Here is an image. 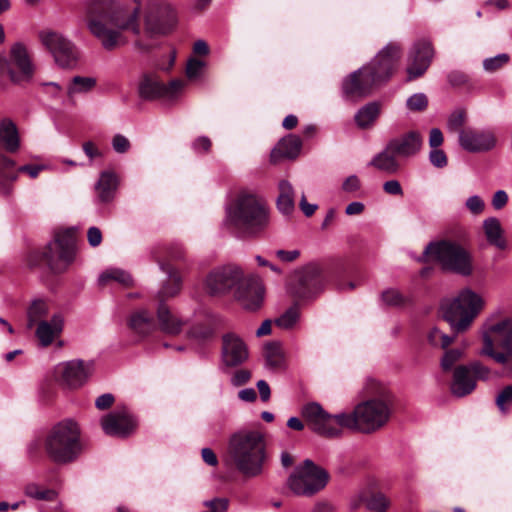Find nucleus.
<instances>
[{
	"label": "nucleus",
	"mask_w": 512,
	"mask_h": 512,
	"mask_svg": "<svg viewBox=\"0 0 512 512\" xmlns=\"http://www.w3.org/2000/svg\"><path fill=\"white\" fill-rule=\"evenodd\" d=\"M131 9L116 0H86L82 5L86 28L107 51H112L126 43L123 31L140 36L139 22L141 0H133Z\"/></svg>",
	"instance_id": "nucleus-1"
},
{
	"label": "nucleus",
	"mask_w": 512,
	"mask_h": 512,
	"mask_svg": "<svg viewBox=\"0 0 512 512\" xmlns=\"http://www.w3.org/2000/svg\"><path fill=\"white\" fill-rule=\"evenodd\" d=\"M204 290L210 296H225L233 293L234 298L248 311H257L264 302L265 289L261 279L254 274H245L236 264H227L212 269L203 282Z\"/></svg>",
	"instance_id": "nucleus-2"
},
{
	"label": "nucleus",
	"mask_w": 512,
	"mask_h": 512,
	"mask_svg": "<svg viewBox=\"0 0 512 512\" xmlns=\"http://www.w3.org/2000/svg\"><path fill=\"white\" fill-rule=\"evenodd\" d=\"M400 53L398 44H387L369 64L352 72L343 80V95L348 99L368 96L375 87L390 78Z\"/></svg>",
	"instance_id": "nucleus-3"
},
{
	"label": "nucleus",
	"mask_w": 512,
	"mask_h": 512,
	"mask_svg": "<svg viewBox=\"0 0 512 512\" xmlns=\"http://www.w3.org/2000/svg\"><path fill=\"white\" fill-rule=\"evenodd\" d=\"M225 223L247 235H258L270 225V208L254 189H241L226 206Z\"/></svg>",
	"instance_id": "nucleus-4"
},
{
	"label": "nucleus",
	"mask_w": 512,
	"mask_h": 512,
	"mask_svg": "<svg viewBox=\"0 0 512 512\" xmlns=\"http://www.w3.org/2000/svg\"><path fill=\"white\" fill-rule=\"evenodd\" d=\"M228 452L237 470L246 477H256L263 470L265 440L256 430H240L229 440Z\"/></svg>",
	"instance_id": "nucleus-5"
},
{
	"label": "nucleus",
	"mask_w": 512,
	"mask_h": 512,
	"mask_svg": "<svg viewBox=\"0 0 512 512\" xmlns=\"http://www.w3.org/2000/svg\"><path fill=\"white\" fill-rule=\"evenodd\" d=\"M45 451L55 463L66 464L76 460L82 452L77 424L72 420L56 424L46 436Z\"/></svg>",
	"instance_id": "nucleus-6"
},
{
	"label": "nucleus",
	"mask_w": 512,
	"mask_h": 512,
	"mask_svg": "<svg viewBox=\"0 0 512 512\" xmlns=\"http://www.w3.org/2000/svg\"><path fill=\"white\" fill-rule=\"evenodd\" d=\"M483 298L471 289H463L457 297L441 304L444 320L455 334L466 331L483 309Z\"/></svg>",
	"instance_id": "nucleus-7"
},
{
	"label": "nucleus",
	"mask_w": 512,
	"mask_h": 512,
	"mask_svg": "<svg viewBox=\"0 0 512 512\" xmlns=\"http://www.w3.org/2000/svg\"><path fill=\"white\" fill-rule=\"evenodd\" d=\"M482 338L480 354L491 357L497 363L506 364L512 355V316L488 326Z\"/></svg>",
	"instance_id": "nucleus-8"
},
{
	"label": "nucleus",
	"mask_w": 512,
	"mask_h": 512,
	"mask_svg": "<svg viewBox=\"0 0 512 512\" xmlns=\"http://www.w3.org/2000/svg\"><path fill=\"white\" fill-rule=\"evenodd\" d=\"M328 479L326 470L305 459L288 477L287 485L295 495L311 497L327 485Z\"/></svg>",
	"instance_id": "nucleus-9"
},
{
	"label": "nucleus",
	"mask_w": 512,
	"mask_h": 512,
	"mask_svg": "<svg viewBox=\"0 0 512 512\" xmlns=\"http://www.w3.org/2000/svg\"><path fill=\"white\" fill-rule=\"evenodd\" d=\"M422 257L434 259L444 269L461 275H470L472 271L469 254L464 248L453 242L430 243L424 249Z\"/></svg>",
	"instance_id": "nucleus-10"
},
{
	"label": "nucleus",
	"mask_w": 512,
	"mask_h": 512,
	"mask_svg": "<svg viewBox=\"0 0 512 512\" xmlns=\"http://www.w3.org/2000/svg\"><path fill=\"white\" fill-rule=\"evenodd\" d=\"M176 22L173 8L166 0H147L144 6V32L152 38L167 34Z\"/></svg>",
	"instance_id": "nucleus-11"
},
{
	"label": "nucleus",
	"mask_w": 512,
	"mask_h": 512,
	"mask_svg": "<svg viewBox=\"0 0 512 512\" xmlns=\"http://www.w3.org/2000/svg\"><path fill=\"white\" fill-rule=\"evenodd\" d=\"M75 239L71 231H65L55 236L43 252V258L49 268L56 273L62 272L74 260Z\"/></svg>",
	"instance_id": "nucleus-12"
},
{
	"label": "nucleus",
	"mask_w": 512,
	"mask_h": 512,
	"mask_svg": "<svg viewBox=\"0 0 512 512\" xmlns=\"http://www.w3.org/2000/svg\"><path fill=\"white\" fill-rule=\"evenodd\" d=\"M385 399H388V396L384 394L381 397H373L356 406L360 432H374L388 421L391 410L389 403Z\"/></svg>",
	"instance_id": "nucleus-13"
},
{
	"label": "nucleus",
	"mask_w": 512,
	"mask_h": 512,
	"mask_svg": "<svg viewBox=\"0 0 512 512\" xmlns=\"http://www.w3.org/2000/svg\"><path fill=\"white\" fill-rule=\"evenodd\" d=\"M94 370V361L73 359L70 361L59 363L55 367V380L61 387L65 389H79L92 376Z\"/></svg>",
	"instance_id": "nucleus-14"
},
{
	"label": "nucleus",
	"mask_w": 512,
	"mask_h": 512,
	"mask_svg": "<svg viewBox=\"0 0 512 512\" xmlns=\"http://www.w3.org/2000/svg\"><path fill=\"white\" fill-rule=\"evenodd\" d=\"M40 40L52 54L58 66L68 69L76 67L79 50L70 39L58 32L43 31L40 33Z\"/></svg>",
	"instance_id": "nucleus-15"
},
{
	"label": "nucleus",
	"mask_w": 512,
	"mask_h": 512,
	"mask_svg": "<svg viewBox=\"0 0 512 512\" xmlns=\"http://www.w3.org/2000/svg\"><path fill=\"white\" fill-rule=\"evenodd\" d=\"M184 85L182 80L174 79L168 84H164L155 74H143L138 82V95L147 101L160 98L173 100L181 93Z\"/></svg>",
	"instance_id": "nucleus-16"
},
{
	"label": "nucleus",
	"mask_w": 512,
	"mask_h": 512,
	"mask_svg": "<svg viewBox=\"0 0 512 512\" xmlns=\"http://www.w3.org/2000/svg\"><path fill=\"white\" fill-rule=\"evenodd\" d=\"M137 425V419L125 406L117 407L101 419L104 433L113 437H129L136 431Z\"/></svg>",
	"instance_id": "nucleus-17"
},
{
	"label": "nucleus",
	"mask_w": 512,
	"mask_h": 512,
	"mask_svg": "<svg viewBox=\"0 0 512 512\" xmlns=\"http://www.w3.org/2000/svg\"><path fill=\"white\" fill-rule=\"evenodd\" d=\"M458 143L469 153H485L497 146V137L491 129L466 127L460 130Z\"/></svg>",
	"instance_id": "nucleus-18"
},
{
	"label": "nucleus",
	"mask_w": 512,
	"mask_h": 512,
	"mask_svg": "<svg viewBox=\"0 0 512 512\" xmlns=\"http://www.w3.org/2000/svg\"><path fill=\"white\" fill-rule=\"evenodd\" d=\"M302 417L308 427L318 435L335 438L338 430L331 426V414L327 413L320 404L312 402L302 408Z\"/></svg>",
	"instance_id": "nucleus-19"
},
{
	"label": "nucleus",
	"mask_w": 512,
	"mask_h": 512,
	"mask_svg": "<svg viewBox=\"0 0 512 512\" xmlns=\"http://www.w3.org/2000/svg\"><path fill=\"white\" fill-rule=\"evenodd\" d=\"M433 56L434 49L430 41L421 39L415 42L409 54L408 78L411 80L422 76L430 66Z\"/></svg>",
	"instance_id": "nucleus-20"
},
{
	"label": "nucleus",
	"mask_w": 512,
	"mask_h": 512,
	"mask_svg": "<svg viewBox=\"0 0 512 512\" xmlns=\"http://www.w3.org/2000/svg\"><path fill=\"white\" fill-rule=\"evenodd\" d=\"M248 359V348L243 339L233 332L222 336V360L225 365L234 367Z\"/></svg>",
	"instance_id": "nucleus-21"
},
{
	"label": "nucleus",
	"mask_w": 512,
	"mask_h": 512,
	"mask_svg": "<svg viewBox=\"0 0 512 512\" xmlns=\"http://www.w3.org/2000/svg\"><path fill=\"white\" fill-rule=\"evenodd\" d=\"M10 56L13 64L19 70V73L10 72L11 79L15 83L31 79L34 73V66L27 48L22 43H15L11 47Z\"/></svg>",
	"instance_id": "nucleus-22"
},
{
	"label": "nucleus",
	"mask_w": 512,
	"mask_h": 512,
	"mask_svg": "<svg viewBox=\"0 0 512 512\" xmlns=\"http://www.w3.org/2000/svg\"><path fill=\"white\" fill-rule=\"evenodd\" d=\"M299 290L297 293L300 296H310L322 287L323 281L321 278V269L316 264L306 266L297 276Z\"/></svg>",
	"instance_id": "nucleus-23"
},
{
	"label": "nucleus",
	"mask_w": 512,
	"mask_h": 512,
	"mask_svg": "<svg viewBox=\"0 0 512 512\" xmlns=\"http://www.w3.org/2000/svg\"><path fill=\"white\" fill-rule=\"evenodd\" d=\"M397 156L411 157L417 154L422 146V137L416 131H410L402 136L391 139L388 143Z\"/></svg>",
	"instance_id": "nucleus-24"
},
{
	"label": "nucleus",
	"mask_w": 512,
	"mask_h": 512,
	"mask_svg": "<svg viewBox=\"0 0 512 512\" xmlns=\"http://www.w3.org/2000/svg\"><path fill=\"white\" fill-rule=\"evenodd\" d=\"M64 320L60 314H54L50 321H40L35 331L40 345L49 346L63 330Z\"/></svg>",
	"instance_id": "nucleus-25"
},
{
	"label": "nucleus",
	"mask_w": 512,
	"mask_h": 512,
	"mask_svg": "<svg viewBox=\"0 0 512 512\" xmlns=\"http://www.w3.org/2000/svg\"><path fill=\"white\" fill-rule=\"evenodd\" d=\"M476 387V381L470 374V369L466 365H460L455 368L453 381L451 383V392L456 397H464L470 394Z\"/></svg>",
	"instance_id": "nucleus-26"
},
{
	"label": "nucleus",
	"mask_w": 512,
	"mask_h": 512,
	"mask_svg": "<svg viewBox=\"0 0 512 512\" xmlns=\"http://www.w3.org/2000/svg\"><path fill=\"white\" fill-rule=\"evenodd\" d=\"M302 141L297 135H289L282 138L276 147L271 151L270 159L273 163L278 162L282 158L294 159L301 150Z\"/></svg>",
	"instance_id": "nucleus-27"
},
{
	"label": "nucleus",
	"mask_w": 512,
	"mask_h": 512,
	"mask_svg": "<svg viewBox=\"0 0 512 512\" xmlns=\"http://www.w3.org/2000/svg\"><path fill=\"white\" fill-rule=\"evenodd\" d=\"M118 188V177L113 171L101 172L95 184V192L100 203L111 202Z\"/></svg>",
	"instance_id": "nucleus-28"
},
{
	"label": "nucleus",
	"mask_w": 512,
	"mask_h": 512,
	"mask_svg": "<svg viewBox=\"0 0 512 512\" xmlns=\"http://www.w3.org/2000/svg\"><path fill=\"white\" fill-rule=\"evenodd\" d=\"M157 320L161 331L169 335H178L185 325V321L173 314L165 303L158 305Z\"/></svg>",
	"instance_id": "nucleus-29"
},
{
	"label": "nucleus",
	"mask_w": 512,
	"mask_h": 512,
	"mask_svg": "<svg viewBox=\"0 0 512 512\" xmlns=\"http://www.w3.org/2000/svg\"><path fill=\"white\" fill-rule=\"evenodd\" d=\"M0 145L10 153H15L20 148L18 128L10 118L0 121Z\"/></svg>",
	"instance_id": "nucleus-30"
},
{
	"label": "nucleus",
	"mask_w": 512,
	"mask_h": 512,
	"mask_svg": "<svg viewBox=\"0 0 512 512\" xmlns=\"http://www.w3.org/2000/svg\"><path fill=\"white\" fill-rule=\"evenodd\" d=\"M160 269L168 276L167 283L162 286L157 294L159 303H164L166 299L174 297L180 292L182 280L178 272L171 265L160 263Z\"/></svg>",
	"instance_id": "nucleus-31"
},
{
	"label": "nucleus",
	"mask_w": 512,
	"mask_h": 512,
	"mask_svg": "<svg viewBox=\"0 0 512 512\" xmlns=\"http://www.w3.org/2000/svg\"><path fill=\"white\" fill-rule=\"evenodd\" d=\"M396 157L395 152L389 149V145L387 144L381 152L377 153L372 158L369 162V166L375 167L377 170L388 175H393L400 170V163Z\"/></svg>",
	"instance_id": "nucleus-32"
},
{
	"label": "nucleus",
	"mask_w": 512,
	"mask_h": 512,
	"mask_svg": "<svg viewBox=\"0 0 512 512\" xmlns=\"http://www.w3.org/2000/svg\"><path fill=\"white\" fill-rule=\"evenodd\" d=\"M279 194L276 199L278 211L283 215H291L295 209L294 189L287 180L278 183Z\"/></svg>",
	"instance_id": "nucleus-33"
},
{
	"label": "nucleus",
	"mask_w": 512,
	"mask_h": 512,
	"mask_svg": "<svg viewBox=\"0 0 512 512\" xmlns=\"http://www.w3.org/2000/svg\"><path fill=\"white\" fill-rule=\"evenodd\" d=\"M483 230L489 244L499 248H506V241L503 237V230L500 221L495 217L483 221Z\"/></svg>",
	"instance_id": "nucleus-34"
},
{
	"label": "nucleus",
	"mask_w": 512,
	"mask_h": 512,
	"mask_svg": "<svg viewBox=\"0 0 512 512\" xmlns=\"http://www.w3.org/2000/svg\"><path fill=\"white\" fill-rule=\"evenodd\" d=\"M129 326L136 333L145 335L154 330L155 323L150 313L145 309H141L131 315Z\"/></svg>",
	"instance_id": "nucleus-35"
},
{
	"label": "nucleus",
	"mask_w": 512,
	"mask_h": 512,
	"mask_svg": "<svg viewBox=\"0 0 512 512\" xmlns=\"http://www.w3.org/2000/svg\"><path fill=\"white\" fill-rule=\"evenodd\" d=\"M380 114V106L376 102H370L360 108L355 114V122L358 127L365 129L370 127Z\"/></svg>",
	"instance_id": "nucleus-36"
},
{
	"label": "nucleus",
	"mask_w": 512,
	"mask_h": 512,
	"mask_svg": "<svg viewBox=\"0 0 512 512\" xmlns=\"http://www.w3.org/2000/svg\"><path fill=\"white\" fill-rule=\"evenodd\" d=\"M331 426L338 430L337 437L342 433V428L355 429L360 431V423L356 414V408L352 413L331 414Z\"/></svg>",
	"instance_id": "nucleus-37"
},
{
	"label": "nucleus",
	"mask_w": 512,
	"mask_h": 512,
	"mask_svg": "<svg viewBox=\"0 0 512 512\" xmlns=\"http://www.w3.org/2000/svg\"><path fill=\"white\" fill-rule=\"evenodd\" d=\"M15 162L12 159L3 157L0 160V193L8 195L11 191V184L17 179V174L7 172L5 169L12 168Z\"/></svg>",
	"instance_id": "nucleus-38"
},
{
	"label": "nucleus",
	"mask_w": 512,
	"mask_h": 512,
	"mask_svg": "<svg viewBox=\"0 0 512 512\" xmlns=\"http://www.w3.org/2000/svg\"><path fill=\"white\" fill-rule=\"evenodd\" d=\"M48 314V306L43 300H34L27 311V327L32 329L40 321H46L44 318Z\"/></svg>",
	"instance_id": "nucleus-39"
},
{
	"label": "nucleus",
	"mask_w": 512,
	"mask_h": 512,
	"mask_svg": "<svg viewBox=\"0 0 512 512\" xmlns=\"http://www.w3.org/2000/svg\"><path fill=\"white\" fill-rule=\"evenodd\" d=\"M110 281L118 282L124 286H130L133 282L131 275L121 269H108L100 274L98 282L100 285H106Z\"/></svg>",
	"instance_id": "nucleus-40"
},
{
	"label": "nucleus",
	"mask_w": 512,
	"mask_h": 512,
	"mask_svg": "<svg viewBox=\"0 0 512 512\" xmlns=\"http://www.w3.org/2000/svg\"><path fill=\"white\" fill-rule=\"evenodd\" d=\"M96 85V79L93 77L75 76L67 89V94L72 97L77 93H86Z\"/></svg>",
	"instance_id": "nucleus-41"
},
{
	"label": "nucleus",
	"mask_w": 512,
	"mask_h": 512,
	"mask_svg": "<svg viewBox=\"0 0 512 512\" xmlns=\"http://www.w3.org/2000/svg\"><path fill=\"white\" fill-rule=\"evenodd\" d=\"M25 495L36 499V500H45L51 501L55 498L56 494L53 490L43 488L35 483H30L25 487Z\"/></svg>",
	"instance_id": "nucleus-42"
},
{
	"label": "nucleus",
	"mask_w": 512,
	"mask_h": 512,
	"mask_svg": "<svg viewBox=\"0 0 512 512\" xmlns=\"http://www.w3.org/2000/svg\"><path fill=\"white\" fill-rule=\"evenodd\" d=\"M390 500L382 493L367 495L366 508L372 512H387Z\"/></svg>",
	"instance_id": "nucleus-43"
},
{
	"label": "nucleus",
	"mask_w": 512,
	"mask_h": 512,
	"mask_svg": "<svg viewBox=\"0 0 512 512\" xmlns=\"http://www.w3.org/2000/svg\"><path fill=\"white\" fill-rule=\"evenodd\" d=\"M300 317L299 310L293 306L287 309L280 317L275 321L276 325L282 329H292L298 322Z\"/></svg>",
	"instance_id": "nucleus-44"
},
{
	"label": "nucleus",
	"mask_w": 512,
	"mask_h": 512,
	"mask_svg": "<svg viewBox=\"0 0 512 512\" xmlns=\"http://www.w3.org/2000/svg\"><path fill=\"white\" fill-rule=\"evenodd\" d=\"M427 339L432 346L445 349L455 340V336L444 334L434 327L429 331Z\"/></svg>",
	"instance_id": "nucleus-45"
},
{
	"label": "nucleus",
	"mask_w": 512,
	"mask_h": 512,
	"mask_svg": "<svg viewBox=\"0 0 512 512\" xmlns=\"http://www.w3.org/2000/svg\"><path fill=\"white\" fill-rule=\"evenodd\" d=\"M466 122V112L463 109H456L453 111L447 120V129L450 132H457L459 134L460 130H464V124Z\"/></svg>",
	"instance_id": "nucleus-46"
},
{
	"label": "nucleus",
	"mask_w": 512,
	"mask_h": 512,
	"mask_svg": "<svg viewBox=\"0 0 512 512\" xmlns=\"http://www.w3.org/2000/svg\"><path fill=\"white\" fill-rule=\"evenodd\" d=\"M495 402L502 414L508 413L512 407V385L504 387L497 395Z\"/></svg>",
	"instance_id": "nucleus-47"
},
{
	"label": "nucleus",
	"mask_w": 512,
	"mask_h": 512,
	"mask_svg": "<svg viewBox=\"0 0 512 512\" xmlns=\"http://www.w3.org/2000/svg\"><path fill=\"white\" fill-rule=\"evenodd\" d=\"M510 60L507 53H501L494 57L486 58L483 61V69L486 72L492 73L506 65Z\"/></svg>",
	"instance_id": "nucleus-48"
},
{
	"label": "nucleus",
	"mask_w": 512,
	"mask_h": 512,
	"mask_svg": "<svg viewBox=\"0 0 512 512\" xmlns=\"http://www.w3.org/2000/svg\"><path fill=\"white\" fill-rule=\"evenodd\" d=\"M206 508L203 512H227L229 508V500L224 497H215L203 502Z\"/></svg>",
	"instance_id": "nucleus-49"
},
{
	"label": "nucleus",
	"mask_w": 512,
	"mask_h": 512,
	"mask_svg": "<svg viewBox=\"0 0 512 512\" xmlns=\"http://www.w3.org/2000/svg\"><path fill=\"white\" fill-rule=\"evenodd\" d=\"M463 351L461 349H450L447 350L441 359V368L444 371L452 369L454 364L461 359Z\"/></svg>",
	"instance_id": "nucleus-50"
},
{
	"label": "nucleus",
	"mask_w": 512,
	"mask_h": 512,
	"mask_svg": "<svg viewBox=\"0 0 512 512\" xmlns=\"http://www.w3.org/2000/svg\"><path fill=\"white\" fill-rule=\"evenodd\" d=\"M406 105L411 111H423L427 108L428 99L424 93H416L407 99Z\"/></svg>",
	"instance_id": "nucleus-51"
},
{
	"label": "nucleus",
	"mask_w": 512,
	"mask_h": 512,
	"mask_svg": "<svg viewBox=\"0 0 512 512\" xmlns=\"http://www.w3.org/2000/svg\"><path fill=\"white\" fill-rule=\"evenodd\" d=\"M282 354L277 345H269L266 347V362L270 367L276 368L282 363Z\"/></svg>",
	"instance_id": "nucleus-52"
},
{
	"label": "nucleus",
	"mask_w": 512,
	"mask_h": 512,
	"mask_svg": "<svg viewBox=\"0 0 512 512\" xmlns=\"http://www.w3.org/2000/svg\"><path fill=\"white\" fill-rule=\"evenodd\" d=\"M382 301L389 306H399L404 303V297L395 289H388L381 295Z\"/></svg>",
	"instance_id": "nucleus-53"
},
{
	"label": "nucleus",
	"mask_w": 512,
	"mask_h": 512,
	"mask_svg": "<svg viewBox=\"0 0 512 512\" xmlns=\"http://www.w3.org/2000/svg\"><path fill=\"white\" fill-rule=\"evenodd\" d=\"M205 66V63L202 60H199L197 58H191L187 62L186 66V75L189 79H196L198 78L202 70Z\"/></svg>",
	"instance_id": "nucleus-54"
},
{
	"label": "nucleus",
	"mask_w": 512,
	"mask_h": 512,
	"mask_svg": "<svg viewBox=\"0 0 512 512\" xmlns=\"http://www.w3.org/2000/svg\"><path fill=\"white\" fill-rule=\"evenodd\" d=\"M470 369V374L475 379L487 380L490 377V369L478 361H474L467 365Z\"/></svg>",
	"instance_id": "nucleus-55"
},
{
	"label": "nucleus",
	"mask_w": 512,
	"mask_h": 512,
	"mask_svg": "<svg viewBox=\"0 0 512 512\" xmlns=\"http://www.w3.org/2000/svg\"><path fill=\"white\" fill-rule=\"evenodd\" d=\"M431 164L437 168H443L447 165V156L445 152L438 148H433L429 153Z\"/></svg>",
	"instance_id": "nucleus-56"
},
{
	"label": "nucleus",
	"mask_w": 512,
	"mask_h": 512,
	"mask_svg": "<svg viewBox=\"0 0 512 512\" xmlns=\"http://www.w3.org/2000/svg\"><path fill=\"white\" fill-rule=\"evenodd\" d=\"M112 147L115 152L123 154L130 149L131 145L127 137L122 134H116L112 139Z\"/></svg>",
	"instance_id": "nucleus-57"
},
{
	"label": "nucleus",
	"mask_w": 512,
	"mask_h": 512,
	"mask_svg": "<svg viewBox=\"0 0 512 512\" xmlns=\"http://www.w3.org/2000/svg\"><path fill=\"white\" fill-rule=\"evenodd\" d=\"M465 205L467 209L475 215L482 213L485 207L484 201L478 195H473L469 197L466 200Z\"/></svg>",
	"instance_id": "nucleus-58"
},
{
	"label": "nucleus",
	"mask_w": 512,
	"mask_h": 512,
	"mask_svg": "<svg viewBox=\"0 0 512 512\" xmlns=\"http://www.w3.org/2000/svg\"><path fill=\"white\" fill-rule=\"evenodd\" d=\"M251 379V373L246 369H239L231 377V384L235 387L246 384Z\"/></svg>",
	"instance_id": "nucleus-59"
},
{
	"label": "nucleus",
	"mask_w": 512,
	"mask_h": 512,
	"mask_svg": "<svg viewBox=\"0 0 512 512\" xmlns=\"http://www.w3.org/2000/svg\"><path fill=\"white\" fill-rule=\"evenodd\" d=\"M383 190L385 193H387L389 195H396V196L403 195V189L398 180H389V181L384 182Z\"/></svg>",
	"instance_id": "nucleus-60"
},
{
	"label": "nucleus",
	"mask_w": 512,
	"mask_h": 512,
	"mask_svg": "<svg viewBox=\"0 0 512 512\" xmlns=\"http://www.w3.org/2000/svg\"><path fill=\"white\" fill-rule=\"evenodd\" d=\"M192 148L196 153L208 152L211 148V141L206 136H200L192 143Z\"/></svg>",
	"instance_id": "nucleus-61"
},
{
	"label": "nucleus",
	"mask_w": 512,
	"mask_h": 512,
	"mask_svg": "<svg viewBox=\"0 0 512 512\" xmlns=\"http://www.w3.org/2000/svg\"><path fill=\"white\" fill-rule=\"evenodd\" d=\"M83 151L90 160L101 158L103 153L100 149L91 141H87L82 145Z\"/></svg>",
	"instance_id": "nucleus-62"
},
{
	"label": "nucleus",
	"mask_w": 512,
	"mask_h": 512,
	"mask_svg": "<svg viewBox=\"0 0 512 512\" xmlns=\"http://www.w3.org/2000/svg\"><path fill=\"white\" fill-rule=\"evenodd\" d=\"M342 189L345 192L353 193L360 189V180L356 175H350L347 177L343 184Z\"/></svg>",
	"instance_id": "nucleus-63"
},
{
	"label": "nucleus",
	"mask_w": 512,
	"mask_h": 512,
	"mask_svg": "<svg viewBox=\"0 0 512 512\" xmlns=\"http://www.w3.org/2000/svg\"><path fill=\"white\" fill-rule=\"evenodd\" d=\"M87 239L90 246H99L102 242V233L100 229L95 226L90 227L87 232Z\"/></svg>",
	"instance_id": "nucleus-64"
}]
</instances>
